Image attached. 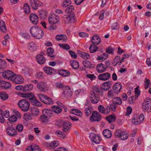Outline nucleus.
<instances>
[{
	"instance_id": "obj_1",
	"label": "nucleus",
	"mask_w": 151,
	"mask_h": 151,
	"mask_svg": "<svg viewBox=\"0 0 151 151\" xmlns=\"http://www.w3.org/2000/svg\"><path fill=\"white\" fill-rule=\"evenodd\" d=\"M22 94L23 97L30 100L31 103L33 105L38 106H42L41 103L36 99L33 93H22Z\"/></svg>"
},
{
	"instance_id": "obj_2",
	"label": "nucleus",
	"mask_w": 151,
	"mask_h": 151,
	"mask_svg": "<svg viewBox=\"0 0 151 151\" xmlns=\"http://www.w3.org/2000/svg\"><path fill=\"white\" fill-rule=\"evenodd\" d=\"M30 32L32 36L37 39L41 38L44 35L42 30L40 28L36 26L32 27L30 29Z\"/></svg>"
},
{
	"instance_id": "obj_3",
	"label": "nucleus",
	"mask_w": 151,
	"mask_h": 151,
	"mask_svg": "<svg viewBox=\"0 0 151 151\" xmlns=\"http://www.w3.org/2000/svg\"><path fill=\"white\" fill-rule=\"evenodd\" d=\"M18 105L19 108L24 111H28L29 109L30 103L27 100H21L18 102Z\"/></svg>"
},
{
	"instance_id": "obj_4",
	"label": "nucleus",
	"mask_w": 151,
	"mask_h": 151,
	"mask_svg": "<svg viewBox=\"0 0 151 151\" xmlns=\"http://www.w3.org/2000/svg\"><path fill=\"white\" fill-rule=\"evenodd\" d=\"M142 108L143 111L148 112L151 110V99L147 98L145 99L142 104Z\"/></svg>"
},
{
	"instance_id": "obj_5",
	"label": "nucleus",
	"mask_w": 151,
	"mask_h": 151,
	"mask_svg": "<svg viewBox=\"0 0 151 151\" xmlns=\"http://www.w3.org/2000/svg\"><path fill=\"white\" fill-rule=\"evenodd\" d=\"M75 14L72 13L69 15H65L63 17V20L66 24L69 22L75 23Z\"/></svg>"
},
{
	"instance_id": "obj_6",
	"label": "nucleus",
	"mask_w": 151,
	"mask_h": 151,
	"mask_svg": "<svg viewBox=\"0 0 151 151\" xmlns=\"http://www.w3.org/2000/svg\"><path fill=\"white\" fill-rule=\"evenodd\" d=\"M115 134L116 137H119L122 140L127 139L128 137L126 131H123L120 129L117 130Z\"/></svg>"
},
{
	"instance_id": "obj_7",
	"label": "nucleus",
	"mask_w": 151,
	"mask_h": 151,
	"mask_svg": "<svg viewBox=\"0 0 151 151\" xmlns=\"http://www.w3.org/2000/svg\"><path fill=\"white\" fill-rule=\"evenodd\" d=\"M89 137L92 142L96 144L100 143L101 140V137L98 134H96L93 132L90 133Z\"/></svg>"
},
{
	"instance_id": "obj_8",
	"label": "nucleus",
	"mask_w": 151,
	"mask_h": 151,
	"mask_svg": "<svg viewBox=\"0 0 151 151\" xmlns=\"http://www.w3.org/2000/svg\"><path fill=\"white\" fill-rule=\"evenodd\" d=\"M63 90L62 94L65 97L68 98L72 96L73 93L69 86H66V87L64 88Z\"/></svg>"
},
{
	"instance_id": "obj_9",
	"label": "nucleus",
	"mask_w": 151,
	"mask_h": 151,
	"mask_svg": "<svg viewBox=\"0 0 151 151\" xmlns=\"http://www.w3.org/2000/svg\"><path fill=\"white\" fill-rule=\"evenodd\" d=\"M90 100L93 104H96L99 101L100 98L99 94L90 93Z\"/></svg>"
},
{
	"instance_id": "obj_10",
	"label": "nucleus",
	"mask_w": 151,
	"mask_h": 151,
	"mask_svg": "<svg viewBox=\"0 0 151 151\" xmlns=\"http://www.w3.org/2000/svg\"><path fill=\"white\" fill-rule=\"evenodd\" d=\"M13 82L17 84H21L24 82V79L20 75H14L12 80Z\"/></svg>"
},
{
	"instance_id": "obj_11",
	"label": "nucleus",
	"mask_w": 151,
	"mask_h": 151,
	"mask_svg": "<svg viewBox=\"0 0 151 151\" xmlns=\"http://www.w3.org/2000/svg\"><path fill=\"white\" fill-rule=\"evenodd\" d=\"M62 122L63 130L65 132H67L71 128V123L67 121H62Z\"/></svg>"
},
{
	"instance_id": "obj_12",
	"label": "nucleus",
	"mask_w": 151,
	"mask_h": 151,
	"mask_svg": "<svg viewBox=\"0 0 151 151\" xmlns=\"http://www.w3.org/2000/svg\"><path fill=\"white\" fill-rule=\"evenodd\" d=\"M91 119L92 121L99 122L101 120V116L100 114L97 111H93L91 117Z\"/></svg>"
},
{
	"instance_id": "obj_13",
	"label": "nucleus",
	"mask_w": 151,
	"mask_h": 151,
	"mask_svg": "<svg viewBox=\"0 0 151 151\" xmlns=\"http://www.w3.org/2000/svg\"><path fill=\"white\" fill-rule=\"evenodd\" d=\"M14 75L13 72L10 70H6L2 73L3 77L8 79H10L12 80Z\"/></svg>"
},
{
	"instance_id": "obj_14",
	"label": "nucleus",
	"mask_w": 151,
	"mask_h": 151,
	"mask_svg": "<svg viewBox=\"0 0 151 151\" xmlns=\"http://www.w3.org/2000/svg\"><path fill=\"white\" fill-rule=\"evenodd\" d=\"M110 77V74L106 72L99 75L98 78L100 80L105 81L108 80Z\"/></svg>"
},
{
	"instance_id": "obj_15",
	"label": "nucleus",
	"mask_w": 151,
	"mask_h": 151,
	"mask_svg": "<svg viewBox=\"0 0 151 151\" xmlns=\"http://www.w3.org/2000/svg\"><path fill=\"white\" fill-rule=\"evenodd\" d=\"M37 88L41 91L45 92L48 90L46 84L44 82L39 83L37 85Z\"/></svg>"
},
{
	"instance_id": "obj_16",
	"label": "nucleus",
	"mask_w": 151,
	"mask_h": 151,
	"mask_svg": "<svg viewBox=\"0 0 151 151\" xmlns=\"http://www.w3.org/2000/svg\"><path fill=\"white\" fill-rule=\"evenodd\" d=\"M122 87V85L121 83H116L113 85L112 88L116 94H118L120 92Z\"/></svg>"
},
{
	"instance_id": "obj_17",
	"label": "nucleus",
	"mask_w": 151,
	"mask_h": 151,
	"mask_svg": "<svg viewBox=\"0 0 151 151\" xmlns=\"http://www.w3.org/2000/svg\"><path fill=\"white\" fill-rule=\"evenodd\" d=\"M58 17L55 15H51L48 18L49 23L51 24H53L57 23L58 22Z\"/></svg>"
},
{
	"instance_id": "obj_18",
	"label": "nucleus",
	"mask_w": 151,
	"mask_h": 151,
	"mask_svg": "<svg viewBox=\"0 0 151 151\" xmlns=\"http://www.w3.org/2000/svg\"><path fill=\"white\" fill-rule=\"evenodd\" d=\"M6 132L9 135L12 136H14L17 134V132L14 128L11 127H9L7 128Z\"/></svg>"
},
{
	"instance_id": "obj_19",
	"label": "nucleus",
	"mask_w": 151,
	"mask_h": 151,
	"mask_svg": "<svg viewBox=\"0 0 151 151\" xmlns=\"http://www.w3.org/2000/svg\"><path fill=\"white\" fill-rule=\"evenodd\" d=\"M96 69L98 73H102L106 71V69L102 63L98 64L96 67Z\"/></svg>"
},
{
	"instance_id": "obj_20",
	"label": "nucleus",
	"mask_w": 151,
	"mask_h": 151,
	"mask_svg": "<svg viewBox=\"0 0 151 151\" xmlns=\"http://www.w3.org/2000/svg\"><path fill=\"white\" fill-rule=\"evenodd\" d=\"M30 20L34 24H37L38 21V17L34 14H31L29 16Z\"/></svg>"
},
{
	"instance_id": "obj_21",
	"label": "nucleus",
	"mask_w": 151,
	"mask_h": 151,
	"mask_svg": "<svg viewBox=\"0 0 151 151\" xmlns=\"http://www.w3.org/2000/svg\"><path fill=\"white\" fill-rule=\"evenodd\" d=\"M101 42L100 38L96 35L93 36L92 38L91 42L93 44L98 45Z\"/></svg>"
},
{
	"instance_id": "obj_22",
	"label": "nucleus",
	"mask_w": 151,
	"mask_h": 151,
	"mask_svg": "<svg viewBox=\"0 0 151 151\" xmlns=\"http://www.w3.org/2000/svg\"><path fill=\"white\" fill-rule=\"evenodd\" d=\"M43 69L45 72L47 74L51 75L56 71L55 69L47 66H45L43 68Z\"/></svg>"
},
{
	"instance_id": "obj_23",
	"label": "nucleus",
	"mask_w": 151,
	"mask_h": 151,
	"mask_svg": "<svg viewBox=\"0 0 151 151\" xmlns=\"http://www.w3.org/2000/svg\"><path fill=\"white\" fill-rule=\"evenodd\" d=\"M30 3L32 8L35 10L38 8V7L39 5V2L36 0H31L30 1Z\"/></svg>"
},
{
	"instance_id": "obj_24",
	"label": "nucleus",
	"mask_w": 151,
	"mask_h": 151,
	"mask_svg": "<svg viewBox=\"0 0 151 151\" xmlns=\"http://www.w3.org/2000/svg\"><path fill=\"white\" fill-rule=\"evenodd\" d=\"M36 60L39 64H43L45 61V58L40 55H37L36 57Z\"/></svg>"
},
{
	"instance_id": "obj_25",
	"label": "nucleus",
	"mask_w": 151,
	"mask_h": 151,
	"mask_svg": "<svg viewBox=\"0 0 151 151\" xmlns=\"http://www.w3.org/2000/svg\"><path fill=\"white\" fill-rule=\"evenodd\" d=\"M0 83L1 85V87H3L4 88H9L11 86V84L8 82L0 81Z\"/></svg>"
},
{
	"instance_id": "obj_26",
	"label": "nucleus",
	"mask_w": 151,
	"mask_h": 151,
	"mask_svg": "<svg viewBox=\"0 0 151 151\" xmlns=\"http://www.w3.org/2000/svg\"><path fill=\"white\" fill-rule=\"evenodd\" d=\"M42 113L43 115L50 117L53 113L52 111L50 109H45L42 110Z\"/></svg>"
},
{
	"instance_id": "obj_27",
	"label": "nucleus",
	"mask_w": 151,
	"mask_h": 151,
	"mask_svg": "<svg viewBox=\"0 0 151 151\" xmlns=\"http://www.w3.org/2000/svg\"><path fill=\"white\" fill-rule=\"evenodd\" d=\"M103 134L104 137L106 138H109L112 136L111 132L108 129H104L103 131Z\"/></svg>"
},
{
	"instance_id": "obj_28",
	"label": "nucleus",
	"mask_w": 151,
	"mask_h": 151,
	"mask_svg": "<svg viewBox=\"0 0 151 151\" xmlns=\"http://www.w3.org/2000/svg\"><path fill=\"white\" fill-rule=\"evenodd\" d=\"M83 63L85 68H91L94 67V65L92 64L91 62L89 61H83Z\"/></svg>"
},
{
	"instance_id": "obj_29",
	"label": "nucleus",
	"mask_w": 151,
	"mask_h": 151,
	"mask_svg": "<svg viewBox=\"0 0 151 151\" xmlns=\"http://www.w3.org/2000/svg\"><path fill=\"white\" fill-rule=\"evenodd\" d=\"M51 109L52 111L57 114L61 113L62 111V108L58 106H53L51 107Z\"/></svg>"
},
{
	"instance_id": "obj_30",
	"label": "nucleus",
	"mask_w": 151,
	"mask_h": 151,
	"mask_svg": "<svg viewBox=\"0 0 151 151\" xmlns=\"http://www.w3.org/2000/svg\"><path fill=\"white\" fill-rule=\"evenodd\" d=\"M78 53L81 55V56L84 59H88L90 58L89 54L87 52H83L80 50H78Z\"/></svg>"
},
{
	"instance_id": "obj_31",
	"label": "nucleus",
	"mask_w": 151,
	"mask_h": 151,
	"mask_svg": "<svg viewBox=\"0 0 151 151\" xmlns=\"http://www.w3.org/2000/svg\"><path fill=\"white\" fill-rule=\"evenodd\" d=\"M38 12L41 19H44L46 17L47 12L45 10H41L39 11Z\"/></svg>"
},
{
	"instance_id": "obj_32",
	"label": "nucleus",
	"mask_w": 151,
	"mask_h": 151,
	"mask_svg": "<svg viewBox=\"0 0 151 151\" xmlns=\"http://www.w3.org/2000/svg\"><path fill=\"white\" fill-rule=\"evenodd\" d=\"M30 111L32 114L35 116L38 115L39 112V109L35 107L31 108Z\"/></svg>"
},
{
	"instance_id": "obj_33",
	"label": "nucleus",
	"mask_w": 151,
	"mask_h": 151,
	"mask_svg": "<svg viewBox=\"0 0 151 151\" xmlns=\"http://www.w3.org/2000/svg\"><path fill=\"white\" fill-rule=\"evenodd\" d=\"M59 73L62 76L65 77L69 75L70 73L65 70H61L59 71Z\"/></svg>"
},
{
	"instance_id": "obj_34",
	"label": "nucleus",
	"mask_w": 151,
	"mask_h": 151,
	"mask_svg": "<svg viewBox=\"0 0 151 151\" xmlns=\"http://www.w3.org/2000/svg\"><path fill=\"white\" fill-rule=\"evenodd\" d=\"M71 65L73 68L74 69H77L79 67L78 62L75 60H71L70 61Z\"/></svg>"
},
{
	"instance_id": "obj_35",
	"label": "nucleus",
	"mask_w": 151,
	"mask_h": 151,
	"mask_svg": "<svg viewBox=\"0 0 151 151\" xmlns=\"http://www.w3.org/2000/svg\"><path fill=\"white\" fill-rule=\"evenodd\" d=\"M96 45H91L89 47V50L91 53H94L96 51L99 49L98 46H96Z\"/></svg>"
},
{
	"instance_id": "obj_36",
	"label": "nucleus",
	"mask_w": 151,
	"mask_h": 151,
	"mask_svg": "<svg viewBox=\"0 0 151 151\" xmlns=\"http://www.w3.org/2000/svg\"><path fill=\"white\" fill-rule=\"evenodd\" d=\"M101 91V89L98 86H95L93 87V90L91 91V93H94L95 94H98Z\"/></svg>"
},
{
	"instance_id": "obj_37",
	"label": "nucleus",
	"mask_w": 151,
	"mask_h": 151,
	"mask_svg": "<svg viewBox=\"0 0 151 151\" xmlns=\"http://www.w3.org/2000/svg\"><path fill=\"white\" fill-rule=\"evenodd\" d=\"M106 119L109 123L114 122L116 119L115 117L113 115H110L106 117Z\"/></svg>"
},
{
	"instance_id": "obj_38",
	"label": "nucleus",
	"mask_w": 151,
	"mask_h": 151,
	"mask_svg": "<svg viewBox=\"0 0 151 151\" xmlns=\"http://www.w3.org/2000/svg\"><path fill=\"white\" fill-rule=\"evenodd\" d=\"M28 48L30 50L34 51L37 49V46L34 42H32L28 44Z\"/></svg>"
},
{
	"instance_id": "obj_39",
	"label": "nucleus",
	"mask_w": 151,
	"mask_h": 151,
	"mask_svg": "<svg viewBox=\"0 0 151 151\" xmlns=\"http://www.w3.org/2000/svg\"><path fill=\"white\" fill-rule=\"evenodd\" d=\"M23 8L26 14H29L30 13V8L27 3H26L24 4Z\"/></svg>"
},
{
	"instance_id": "obj_40",
	"label": "nucleus",
	"mask_w": 151,
	"mask_h": 151,
	"mask_svg": "<svg viewBox=\"0 0 151 151\" xmlns=\"http://www.w3.org/2000/svg\"><path fill=\"white\" fill-rule=\"evenodd\" d=\"M33 88V85L31 84H29L25 85L24 87L23 91H31Z\"/></svg>"
},
{
	"instance_id": "obj_41",
	"label": "nucleus",
	"mask_w": 151,
	"mask_h": 151,
	"mask_svg": "<svg viewBox=\"0 0 151 151\" xmlns=\"http://www.w3.org/2000/svg\"><path fill=\"white\" fill-rule=\"evenodd\" d=\"M47 54L48 56L51 58H54V55H52V54H53L54 52V50L52 48H48L47 49Z\"/></svg>"
},
{
	"instance_id": "obj_42",
	"label": "nucleus",
	"mask_w": 151,
	"mask_h": 151,
	"mask_svg": "<svg viewBox=\"0 0 151 151\" xmlns=\"http://www.w3.org/2000/svg\"><path fill=\"white\" fill-rule=\"evenodd\" d=\"M8 95L6 93L2 91L0 93V97L3 100H5L8 98Z\"/></svg>"
},
{
	"instance_id": "obj_43",
	"label": "nucleus",
	"mask_w": 151,
	"mask_h": 151,
	"mask_svg": "<svg viewBox=\"0 0 151 151\" xmlns=\"http://www.w3.org/2000/svg\"><path fill=\"white\" fill-rule=\"evenodd\" d=\"M0 29L4 32H6V30L4 22L3 21H0Z\"/></svg>"
},
{
	"instance_id": "obj_44",
	"label": "nucleus",
	"mask_w": 151,
	"mask_h": 151,
	"mask_svg": "<svg viewBox=\"0 0 151 151\" xmlns=\"http://www.w3.org/2000/svg\"><path fill=\"white\" fill-rule=\"evenodd\" d=\"M74 10V7L72 5H70L66 7L65 9V12L67 13H73V11Z\"/></svg>"
},
{
	"instance_id": "obj_45",
	"label": "nucleus",
	"mask_w": 151,
	"mask_h": 151,
	"mask_svg": "<svg viewBox=\"0 0 151 151\" xmlns=\"http://www.w3.org/2000/svg\"><path fill=\"white\" fill-rule=\"evenodd\" d=\"M55 85L56 87L62 89L63 90H64V88L66 87V86H64L63 83L61 81L57 82L56 83Z\"/></svg>"
},
{
	"instance_id": "obj_46",
	"label": "nucleus",
	"mask_w": 151,
	"mask_h": 151,
	"mask_svg": "<svg viewBox=\"0 0 151 151\" xmlns=\"http://www.w3.org/2000/svg\"><path fill=\"white\" fill-rule=\"evenodd\" d=\"M55 134L58 136L63 138H64L65 137V133L60 130L56 131L55 132Z\"/></svg>"
},
{
	"instance_id": "obj_47",
	"label": "nucleus",
	"mask_w": 151,
	"mask_h": 151,
	"mask_svg": "<svg viewBox=\"0 0 151 151\" xmlns=\"http://www.w3.org/2000/svg\"><path fill=\"white\" fill-rule=\"evenodd\" d=\"M120 58V57L118 56H116L115 58L112 63V64L114 66H115L117 64H118L119 65Z\"/></svg>"
},
{
	"instance_id": "obj_48",
	"label": "nucleus",
	"mask_w": 151,
	"mask_h": 151,
	"mask_svg": "<svg viewBox=\"0 0 151 151\" xmlns=\"http://www.w3.org/2000/svg\"><path fill=\"white\" fill-rule=\"evenodd\" d=\"M114 102L115 104L121 105L122 103V101L120 97H115L114 98Z\"/></svg>"
},
{
	"instance_id": "obj_49",
	"label": "nucleus",
	"mask_w": 151,
	"mask_h": 151,
	"mask_svg": "<svg viewBox=\"0 0 151 151\" xmlns=\"http://www.w3.org/2000/svg\"><path fill=\"white\" fill-rule=\"evenodd\" d=\"M29 148L32 151H41L40 148L38 146L35 145L33 146L30 145Z\"/></svg>"
},
{
	"instance_id": "obj_50",
	"label": "nucleus",
	"mask_w": 151,
	"mask_h": 151,
	"mask_svg": "<svg viewBox=\"0 0 151 151\" xmlns=\"http://www.w3.org/2000/svg\"><path fill=\"white\" fill-rule=\"evenodd\" d=\"M71 3V1L70 0H65L63 2L62 6L64 7H66L70 6Z\"/></svg>"
},
{
	"instance_id": "obj_51",
	"label": "nucleus",
	"mask_w": 151,
	"mask_h": 151,
	"mask_svg": "<svg viewBox=\"0 0 151 151\" xmlns=\"http://www.w3.org/2000/svg\"><path fill=\"white\" fill-rule=\"evenodd\" d=\"M22 70L23 73L25 74H29L32 72V69L27 68V67H24L22 69Z\"/></svg>"
},
{
	"instance_id": "obj_52",
	"label": "nucleus",
	"mask_w": 151,
	"mask_h": 151,
	"mask_svg": "<svg viewBox=\"0 0 151 151\" xmlns=\"http://www.w3.org/2000/svg\"><path fill=\"white\" fill-rule=\"evenodd\" d=\"M59 145V142L58 141H55L51 142L50 144V146L52 148H54L58 146Z\"/></svg>"
},
{
	"instance_id": "obj_53",
	"label": "nucleus",
	"mask_w": 151,
	"mask_h": 151,
	"mask_svg": "<svg viewBox=\"0 0 151 151\" xmlns=\"http://www.w3.org/2000/svg\"><path fill=\"white\" fill-rule=\"evenodd\" d=\"M48 116L43 114L40 116V119L42 122H46L48 121Z\"/></svg>"
},
{
	"instance_id": "obj_54",
	"label": "nucleus",
	"mask_w": 151,
	"mask_h": 151,
	"mask_svg": "<svg viewBox=\"0 0 151 151\" xmlns=\"http://www.w3.org/2000/svg\"><path fill=\"white\" fill-rule=\"evenodd\" d=\"M6 66V61L0 58V68H4Z\"/></svg>"
},
{
	"instance_id": "obj_55",
	"label": "nucleus",
	"mask_w": 151,
	"mask_h": 151,
	"mask_svg": "<svg viewBox=\"0 0 151 151\" xmlns=\"http://www.w3.org/2000/svg\"><path fill=\"white\" fill-rule=\"evenodd\" d=\"M59 45L60 46V47L65 50H69L70 48V46L66 44H59Z\"/></svg>"
},
{
	"instance_id": "obj_56",
	"label": "nucleus",
	"mask_w": 151,
	"mask_h": 151,
	"mask_svg": "<svg viewBox=\"0 0 151 151\" xmlns=\"http://www.w3.org/2000/svg\"><path fill=\"white\" fill-rule=\"evenodd\" d=\"M112 84L111 81H108L102 84V85L104 86V87L106 86L107 88H110Z\"/></svg>"
},
{
	"instance_id": "obj_57",
	"label": "nucleus",
	"mask_w": 151,
	"mask_h": 151,
	"mask_svg": "<svg viewBox=\"0 0 151 151\" xmlns=\"http://www.w3.org/2000/svg\"><path fill=\"white\" fill-rule=\"evenodd\" d=\"M23 129V125L21 124H18L16 127V130L19 132H21Z\"/></svg>"
},
{
	"instance_id": "obj_58",
	"label": "nucleus",
	"mask_w": 151,
	"mask_h": 151,
	"mask_svg": "<svg viewBox=\"0 0 151 151\" xmlns=\"http://www.w3.org/2000/svg\"><path fill=\"white\" fill-rule=\"evenodd\" d=\"M98 109L99 111L101 113H105L106 111L105 109L103 106L101 105L99 106Z\"/></svg>"
},
{
	"instance_id": "obj_59",
	"label": "nucleus",
	"mask_w": 151,
	"mask_h": 151,
	"mask_svg": "<svg viewBox=\"0 0 151 151\" xmlns=\"http://www.w3.org/2000/svg\"><path fill=\"white\" fill-rule=\"evenodd\" d=\"M132 123L134 125H137L140 124L139 121H138L137 119H136V116H134L132 118Z\"/></svg>"
},
{
	"instance_id": "obj_60",
	"label": "nucleus",
	"mask_w": 151,
	"mask_h": 151,
	"mask_svg": "<svg viewBox=\"0 0 151 151\" xmlns=\"http://www.w3.org/2000/svg\"><path fill=\"white\" fill-rule=\"evenodd\" d=\"M114 90H110L109 91L108 93V95L109 97H111L115 96V94L116 93L114 91Z\"/></svg>"
},
{
	"instance_id": "obj_61",
	"label": "nucleus",
	"mask_w": 151,
	"mask_h": 151,
	"mask_svg": "<svg viewBox=\"0 0 151 151\" xmlns=\"http://www.w3.org/2000/svg\"><path fill=\"white\" fill-rule=\"evenodd\" d=\"M17 118L15 115H13L9 119V120L11 122H14L17 120Z\"/></svg>"
},
{
	"instance_id": "obj_62",
	"label": "nucleus",
	"mask_w": 151,
	"mask_h": 151,
	"mask_svg": "<svg viewBox=\"0 0 151 151\" xmlns=\"http://www.w3.org/2000/svg\"><path fill=\"white\" fill-rule=\"evenodd\" d=\"M114 51V49L111 47H109L106 49V52L109 54H112Z\"/></svg>"
},
{
	"instance_id": "obj_63",
	"label": "nucleus",
	"mask_w": 151,
	"mask_h": 151,
	"mask_svg": "<svg viewBox=\"0 0 151 151\" xmlns=\"http://www.w3.org/2000/svg\"><path fill=\"white\" fill-rule=\"evenodd\" d=\"M136 98V96H132L129 97L128 99V100L129 101V103L130 104L133 103L134 102Z\"/></svg>"
},
{
	"instance_id": "obj_64",
	"label": "nucleus",
	"mask_w": 151,
	"mask_h": 151,
	"mask_svg": "<svg viewBox=\"0 0 151 151\" xmlns=\"http://www.w3.org/2000/svg\"><path fill=\"white\" fill-rule=\"evenodd\" d=\"M105 148L103 145L99 146L96 148L97 151H105Z\"/></svg>"
}]
</instances>
